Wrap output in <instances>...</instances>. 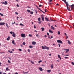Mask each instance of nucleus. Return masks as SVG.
<instances>
[{
  "mask_svg": "<svg viewBox=\"0 0 74 74\" xmlns=\"http://www.w3.org/2000/svg\"><path fill=\"white\" fill-rule=\"evenodd\" d=\"M42 7V5H39V7Z\"/></svg>",
  "mask_w": 74,
  "mask_h": 74,
  "instance_id": "a18cd8bd",
  "label": "nucleus"
},
{
  "mask_svg": "<svg viewBox=\"0 0 74 74\" xmlns=\"http://www.w3.org/2000/svg\"><path fill=\"white\" fill-rule=\"evenodd\" d=\"M45 12H47V9H45Z\"/></svg>",
  "mask_w": 74,
  "mask_h": 74,
  "instance_id": "338daca9",
  "label": "nucleus"
},
{
  "mask_svg": "<svg viewBox=\"0 0 74 74\" xmlns=\"http://www.w3.org/2000/svg\"><path fill=\"white\" fill-rule=\"evenodd\" d=\"M15 74H18V73L16 72V73Z\"/></svg>",
  "mask_w": 74,
  "mask_h": 74,
  "instance_id": "774afa93",
  "label": "nucleus"
},
{
  "mask_svg": "<svg viewBox=\"0 0 74 74\" xmlns=\"http://www.w3.org/2000/svg\"><path fill=\"white\" fill-rule=\"evenodd\" d=\"M45 19L47 21H49V22H51V21L48 20V18L47 17L45 18Z\"/></svg>",
  "mask_w": 74,
  "mask_h": 74,
  "instance_id": "1a4fd4ad",
  "label": "nucleus"
},
{
  "mask_svg": "<svg viewBox=\"0 0 74 74\" xmlns=\"http://www.w3.org/2000/svg\"><path fill=\"white\" fill-rule=\"evenodd\" d=\"M68 10H69V11H71V10H70V9L69 8V6H68V7H67Z\"/></svg>",
  "mask_w": 74,
  "mask_h": 74,
  "instance_id": "b1692460",
  "label": "nucleus"
},
{
  "mask_svg": "<svg viewBox=\"0 0 74 74\" xmlns=\"http://www.w3.org/2000/svg\"><path fill=\"white\" fill-rule=\"evenodd\" d=\"M68 41V43L69 44H71V42H70V41L69 40H67Z\"/></svg>",
  "mask_w": 74,
  "mask_h": 74,
  "instance_id": "ddd939ff",
  "label": "nucleus"
},
{
  "mask_svg": "<svg viewBox=\"0 0 74 74\" xmlns=\"http://www.w3.org/2000/svg\"><path fill=\"white\" fill-rule=\"evenodd\" d=\"M0 53L1 54H2V53H5V52H0Z\"/></svg>",
  "mask_w": 74,
  "mask_h": 74,
  "instance_id": "473e14b6",
  "label": "nucleus"
},
{
  "mask_svg": "<svg viewBox=\"0 0 74 74\" xmlns=\"http://www.w3.org/2000/svg\"><path fill=\"white\" fill-rule=\"evenodd\" d=\"M71 63H72V65H73L74 66V62H71Z\"/></svg>",
  "mask_w": 74,
  "mask_h": 74,
  "instance_id": "ea45409f",
  "label": "nucleus"
},
{
  "mask_svg": "<svg viewBox=\"0 0 74 74\" xmlns=\"http://www.w3.org/2000/svg\"><path fill=\"white\" fill-rule=\"evenodd\" d=\"M66 50L67 51H68V52H69V49H66Z\"/></svg>",
  "mask_w": 74,
  "mask_h": 74,
  "instance_id": "5fc2aeb1",
  "label": "nucleus"
},
{
  "mask_svg": "<svg viewBox=\"0 0 74 74\" xmlns=\"http://www.w3.org/2000/svg\"><path fill=\"white\" fill-rule=\"evenodd\" d=\"M49 1V2H52V0H50Z\"/></svg>",
  "mask_w": 74,
  "mask_h": 74,
  "instance_id": "4d7b16f0",
  "label": "nucleus"
},
{
  "mask_svg": "<svg viewBox=\"0 0 74 74\" xmlns=\"http://www.w3.org/2000/svg\"><path fill=\"white\" fill-rule=\"evenodd\" d=\"M39 36V35H38V34H36V37H38V36Z\"/></svg>",
  "mask_w": 74,
  "mask_h": 74,
  "instance_id": "864d4df0",
  "label": "nucleus"
},
{
  "mask_svg": "<svg viewBox=\"0 0 74 74\" xmlns=\"http://www.w3.org/2000/svg\"><path fill=\"white\" fill-rule=\"evenodd\" d=\"M0 15L1 16H4V15H3V14H2L0 13Z\"/></svg>",
  "mask_w": 74,
  "mask_h": 74,
  "instance_id": "c756f323",
  "label": "nucleus"
},
{
  "mask_svg": "<svg viewBox=\"0 0 74 74\" xmlns=\"http://www.w3.org/2000/svg\"><path fill=\"white\" fill-rule=\"evenodd\" d=\"M20 25H21V26H24V25H23V24L22 23H20Z\"/></svg>",
  "mask_w": 74,
  "mask_h": 74,
  "instance_id": "2f4dec72",
  "label": "nucleus"
},
{
  "mask_svg": "<svg viewBox=\"0 0 74 74\" xmlns=\"http://www.w3.org/2000/svg\"><path fill=\"white\" fill-rule=\"evenodd\" d=\"M8 62L9 63H11V62H10L9 60H8Z\"/></svg>",
  "mask_w": 74,
  "mask_h": 74,
  "instance_id": "c9c22d12",
  "label": "nucleus"
},
{
  "mask_svg": "<svg viewBox=\"0 0 74 74\" xmlns=\"http://www.w3.org/2000/svg\"><path fill=\"white\" fill-rule=\"evenodd\" d=\"M60 31H58V35H60Z\"/></svg>",
  "mask_w": 74,
  "mask_h": 74,
  "instance_id": "5701e85b",
  "label": "nucleus"
},
{
  "mask_svg": "<svg viewBox=\"0 0 74 74\" xmlns=\"http://www.w3.org/2000/svg\"><path fill=\"white\" fill-rule=\"evenodd\" d=\"M49 32L51 33H53V31H52L51 30V29L49 30Z\"/></svg>",
  "mask_w": 74,
  "mask_h": 74,
  "instance_id": "4468645a",
  "label": "nucleus"
},
{
  "mask_svg": "<svg viewBox=\"0 0 74 74\" xmlns=\"http://www.w3.org/2000/svg\"><path fill=\"white\" fill-rule=\"evenodd\" d=\"M58 58H59V59H60V60H61V59L62 58H61V57H60V55L58 54Z\"/></svg>",
  "mask_w": 74,
  "mask_h": 74,
  "instance_id": "9b49d317",
  "label": "nucleus"
},
{
  "mask_svg": "<svg viewBox=\"0 0 74 74\" xmlns=\"http://www.w3.org/2000/svg\"><path fill=\"white\" fill-rule=\"evenodd\" d=\"M41 62H42V61L40 60L38 62L39 63H41Z\"/></svg>",
  "mask_w": 74,
  "mask_h": 74,
  "instance_id": "e433bc0d",
  "label": "nucleus"
},
{
  "mask_svg": "<svg viewBox=\"0 0 74 74\" xmlns=\"http://www.w3.org/2000/svg\"><path fill=\"white\" fill-rule=\"evenodd\" d=\"M16 35H15V33L13 32V34H12V36L13 37H15Z\"/></svg>",
  "mask_w": 74,
  "mask_h": 74,
  "instance_id": "0eeeda50",
  "label": "nucleus"
},
{
  "mask_svg": "<svg viewBox=\"0 0 74 74\" xmlns=\"http://www.w3.org/2000/svg\"><path fill=\"white\" fill-rule=\"evenodd\" d=\"M1 3L2 4H4V2H1Z\"/></svg>",
  "mask_w": 74,
  "mask_h": 74,
  "instance_id": "bf43d9fd",
  "label": "nucleus"
},
{
  "mask_svg": "<svg viewBox=\"0 0 74 74\" xmlns=\"http://www.w3.org/2000/svg\"><path fill=\"white\" fill-rule=\"evenodd\" d=\"M17 6L18 7H19V5L18 4H17Z\"/></svg>",
  "mask_w": 74,
  "mask_h": 74,
  "instance_id": "69168bd1",
  "label": "nucleus"
},
{
  "mask_svg": "<svg viewBox=\"0 0 74 74\" xmlns=\"http://www.w3.org/2000/svg\"><path fill=\"white\" fill-rule=\"evenodd\" d=\"M65 4L66 5L67 7H68V6H69V5L68 4L67 2H66L65 3Z\"/></svg>",
  "mask_w": 74,
  "mask_h": 74,
  "instance_id": "a211bd4d",
  "label": "nucleus"
},
{
  "mask_svg": "<svg viewBox=\"0 0 74 74\" xmlns=\"http://www.w3.org/2000/svg\"><path fill=\"white\" fill-rule=\"evenodd\" d=\"M51 29H52V30H55V28H54V27L53 26H51Z\"/></svg>",
  "mask_w": 74,
  "mask_h": 74,
  "instance_id": "423d86ee",
  "label": "nucleus"
},
{
  "mask_svg": "<svg viewBox=\"0 0 74 74\" xmlns=\"http://www.w3.org/2000/svg\"><path fill=\"white\" fill-rule=\"evenodd\" d=\"M44 37H46V38L47 37V35H45L44 36Z\"/></svg>",
  "mask_w": 74,
  "mask_h": 74,
  "instance_id": "0e129e2a",
  "label": "nucleus"
},
{
  "mask_svg": "<svg viewBox=\"0 0 74 74\" xmlns=\"http://www.w3.org/2000/svg\"><path fill=\"white\" fill-rule=\"evenodd\" d=\"M64 34H65V36H67V34H66V33H64Z\"/></svg>",
  "mask_w": 74,
  "mask_h": 74,
  "instance_id": "13d9d810",
  "label": "nucleus"
},
{
  "mask_svg": "<svg viewBox=\"0 0 74 74\" xmlns=\"http://www.w3.org/2000/svg\"><path fill=\"white\" fill-rule=\"evenodd\" d=\"M51 68L52 69V68H53V64H51Z\"/></svg>",
  "mask_w": 74,
  "mask_h": 74,
  "instance_id": "a878e982",
  "label": "nucleus"
},
{
  "mask_svg": "<svg viewBox=\"0 0 74 74\" xmlns=\"http://www.w3.org/2000/svg\"><path fill=\"white\" fill-rule=\"evenodd\" d=\"M30 14H32H32H33V12L30 11Z\"/></svg>",
  "mask_w": 74,
  "mask_h": 74,
  "instance_id": "4be33fe9",
  "label": "nucleus"
},
{
  "mask_svg": "<svg viewBox=\"0 0 74 74\" xmlns=\"http://www.w3.org/2000/svg\"><path fill=\"white\" fill-rule=\"evenodd\" d=\"M6 26H7V27H8V25H7V23H6Z\"/></svg>",
  "mask_w": 74,
  "mask_h": 74,
  "instance_id": "de8ad7c7",
  "label": "nucleus"
},
{
  "mask_svg": "<svg viewBox=\"0 0 74 74\" xmlns=\"http://www.w3.org/2000/svg\"><path fill=\"white\" fill-rule=\"evenodd\" d=\"M71 8H73V9L74 10V5L73 4H72V5L71 6Z\"/></svg>",
  "mask_w": 74,
  "mask_h": 74,
  "instance_id": "f8f14e48",
  "label": "nucleus"
},
{
  "mask_svg": "<svg viewBox=\"0 0 74 74\" xmlns=\"http://www.w3.org/2000/svg\"><path fill=\"white\" fill-rule=\"evenodd\" d=\"M28 51L29 52H30V50L29 49H28Z\"/></svg>",
  "mask_w": 74,
  "mask_h": 74,
  "instance_id": "c03bdc74",
  "label": "nucleus"
},
{
  "mask_svg": "<svg viewBox=\"0 0 74 74\" xmlns=\"http://www.w3.org/2000/svg\"><path fill=\"white\" fill-rule=\"evenodd\" d=\"M57 42L58 43H61V44H63V42L60 40H57Z\"/></svg>",
  "mask_w": 74,
  "mask_h": 74,
  "instance_id": "7ed1b4c3",
  "label": "nucleus"
},
{
  "mask_svg": "<svg viewBox=\"0 0 74 74\" xmlns=\"http://www.w3.org/2000/svg\"><path fill=\"white\" fill-rule=\"evenodd\" d=\"M29 36L30 37H32V35L30 34L29 35Z\"/></svg>",
  "mask_w": 74,
  "mask_h": 74,
  "instance_id": "cd10ccee",
  "label": "nucleus"
},
{
  "mask_svg": "<svg viewBox=\"0 0 74 74\" xmlns=\"http://www.w3.org/2000/svg\"><path fill=\"white\" fill-rule=\"evenodd\" d=\"M38 20L39 21H41V18L39 17L38 19Z\"/></svg>",
  "mask_w": 74,
  "mask_h": 74,
  "instance_id": "bb28decb",
  "label": "nucleus"
},
{
  "mask_svg": "<svg viewBox=\"0 0 74 74\" xmlns=\"http://www.w3.org/2000/svg\"><path fill=\"white\" fill-rule=\"evenodd\" d=\"M12 23V24H15V22H14V23Z\"/></svg>",
  "mask_w": 74,
  "mask_h": 74,
  "instance_id": "58836bf2",
  "label": "nucleus"
},
{
  "mask_svg": "<svg viewBox=\"0 0 74 74\" xmlns=\"http://www.w3.org/2000/svg\"><path fill=\"white\" fill-rule=\"evenodd\" d=\"M8 68L7 67L6 68V70H8Z\"/></svg>",
  "mask_w": 74,
  "mask_h": 74,
  "instance_id": "680f3d73",
  "label": "nucleus"
},
{
  "mask_svg": "<svg viewBox=\"0 0 74 74\" xmlns=\"http://www.w3.org/2000/svg\"><path fill=\"white\" fill-rule=\"evenodd\" d=\"M29 47L30 48H32L33 47L32 46H29Z\"/></svg>",
  "mask_w": 74,
  "mask_h": 74,
  "instance_id": "7c9ffc66",
  "label": "nucleus"
},
{
  "mask_svg": "<svg viewBox=\"0 0 74 74\" xmlns=\"http://www.w3.org/2000/svg\"><path fill=\"white\" fill-rule=\"evenodd\" d=\"M42 47L43 49H47L48 50L49 49V47H47L45 46H42Z\"/></svg>",
  "mask_w": 74,
  "mask_h": 74,
  "instance_id": "f257e3e1",
  "label": "nucleus"
},
{
  "mask_svg": "<svg viewBox=\"0 0 74 74\" xmlns=\"http://www.w3.org/2000/svg\"><path fill=\"white\" fill-rule=\"evenodd\" d=\"M31 63L32 64H34V63L33 62V61H31Z\"/></svg>",
  "mask_w": 74,
  "mask_h": 74,
  "instance_id": "aec40b11",
  "label": "nucleus"
},
{
  "mask_svg": "<svg viewBox=\"0 0 74 74\" xmlns=\"http://www.w3.org/2000/svg\"><path fill=\"white\" fill-rule=\"evenodd\" d=\"M5 24V23L4 22H1L0 23V25H1V26H3V25H4Z\"/></svg>",
  "mask_w": 74,
  "mask_h": 74,
  "instance_id": "20e7f679",
  "label": "nucleus"
},
{
  "mask_svg": "<svg viewBox=\"0 0 74 74\" xmlns=\"http://www.w3.org/2000/svg\"><path fill=\"white\" fill-rule=\"evenodd\" d=\"M19 50L20 51H22V49H19Z\"/></svg>",
  "mask_w": 74,
  "mask_h": 74,
  "instance_id": "79ce46f5",
  "label": "nucleus"
},
{
  "mask_svg": "<svg viewBox=\"0 0 74 74\" xmlns=\"http://www.w3.org/2000/svg\"><path fill=\"white\" fill-rule=\"evenodd\" d=\"M36 43V42L33 41L32 43V44L35 45Z\"/></svg>",
  "mask_w": 74,
  "mask_h": 74,
  "instance_id": "f3484780",
  "label": "nucleus"
},
{
  "mask_svg": "<svg viewBox=\"0 0 74 74\" xmlns=\"http://www.w3.org/2000/svg\"><path fill=\"white\" fill-rule=\"evenodd\" d=\"M39 70H40V71H42L43 70V69L41 67H39Z\"/></svg>",
  "mask_w": 74,
  "mask_h": 74,
  "instance_id": "6e6552de",
  "label": "nucleus"
},
{
  "mask_svg": "<svg viewBox=\"0 0 74 74\" xmlns=\"http://www.w3.org/2000/svg\"><path fill=\"white\" fill-rule=\"evenodd\" d=\"M21 36L22 37L25 38L26 37V35L24 34H21Z\"/></svg>",
  "mask_w": 74,
  "mask_h": 74,
  "instance_id": "f03ea898",
  "label": "nucleus"
},
{
  "mask_svg": "<svg viewBox=\"0 0 74 74\" xmlns=\"http://www.w3.org/2000/svg\"><path fill=\"white\" fill-rule=\"evenodd\" d=\"M4 3L5 5H7V2L6 1H5Z\"/></svg>",
  "mask_w": 74,
  "mask_h": 74,
  "instance_id": "dca6fc26",
  "label": "nucleus"
},
{
  "mask_svg": "<svg viewBox=\"0 0 74 74\" xmlns=\"http://www.w3.org/2000/svg\"><path fill=\"white\" fill-rule=\"evenodd\" d=\"M47 34L49 36V33H48V32H47Z\"/></svg>",
  "mask_w": 74,
  "mask_h": 74,
  "instance_id": "6e6d98bb",
  "label": "nucleus"
},
{
  "mask_svg": "<svg viewBox=\"0 0 74 74\" xmlns=\"http://www.w3.org/2000/svg\"><path fill=\"white\" fill-rule=\"evenodd\" d=\"M27 11L28 12H29V13H30V10H29L28 9L27 10Z\"/></svg>",
  "mask_w": 74,
  "mask_h": 74,
  "instance_id": "412c9836",
  "label": "nucleus"
},
{
  "mask_svg": "<svg viewBox=\"0 0 74 74\" xmlns=\"http://www.w3.org/2000/svg\"><path fill=\"white\" fill-rule=\"evenodd\" d=\"M34 28H35V29H36V26L35 25H34Z\"/></svg>",
  "mask_w": 74,
  "mask_h": 74,
  "instance_id": "603ef678",
  "label": "nucleus"
},
{
  "mask_svg": "<svg viewBox=\"0 0 74 74\" xmlns=\"http://www.w3.org/2000/svg\"><path fill=\"white\" fill-rule=\"evenodd\" d=\"M10 37L8 36L6 39V40L7 41H9V40H10Z\"/></svg>",
  "mask_w": 74,
  "mask_h": 74,
  "instance_id": "9d476101",
  "label": "nucleus"
},
{
  "mask_svg": "<svg viewBox=\"0 0 74 74\" xmlns=\"http://www.w3.org/2000/svg\"><path fill=\"white\" fill-rule=\"evenodd\" d=\"M37 8L38 9V10H40H40H41V9H40L39 8H38V7H37Z\"/></svg>",
  "mask_w": 74,
  "mask_h": 74,
  "instance_id": "f704fd0d",
  "label": "nucleus"
},
{
  "mask_svg": "<svg viewBox=\"0 0 74 74\" xmlns=\"http://www.w3.org/2000/svg\"><path fill=\"white\" fill-rule=\"evenodd\" d=\"M41 17L42 21H44V16L43 15H41Z\"/></svg>",
  "mask_w": 74,
  "mask_h": 74,
  "instance_id": "39448f33",
  "label": "nucleus"
},
{
  "mask_svg": "<svg viewBox=\"0 0 74 74\" xmlns=\"http://www.w3.org/2000/svg\"><path fill=\"white\" fill-rule=\"evenodd\" d=\"M58 45L59 46V47H60V44H58Z\"/></svg>",
  "mask_w": 74,
  "mask_h": 74,
  "instance_id": "3c124183",
  "label": "nucleus"
},
{
  "mask_svg": "<svg viewBox=\"0 0 74 74\" xmlns=\"http://www.w3.org/2000/svg\"><path fill=\"white\" fill-rule=\"evenodd\" d=\"M10 33L11 34H13V32H12V31L10 32Z\"/></svg>",
  "mask_w": 74,
  "mask_h": 74,
  "instance_id": "4c0bfd02",
  "label": "nucleus"
},
{
  "mask_svg": "<svg viewBox=\"0 0 74 74\" xmlns=\"http://www.w3.org/2000/svg\"><path fill=\"white\" fill-rule=\"evenodd\" d=\"M12 43L13 44H15V42H14V40H13L12 41Z\"/></svg>",
  "mask_w": 74,
  "mask_h": 74,
  "instance_id": "c85d7f7f",
  "label": "nucleus"
},
{
  "mask_svg": "<svg viewBox=\"0 0 74 74\" xmlns=\"http://www.w3.org/2000/svg\"><path fill=\"white\" fill-rule=\"evenodd\" d=\"M42 12H43V13H44V14H45V12H44L43 11H42V10H40Z\"/></svg>",
  "mask_w": 74,
  "mask_h": 74,
  "instance_id": "49530a36",
  "label": "nucleus"
},
{
  "mask_svg": "<svg viewBox=\"0 0 74 74\" xmlns=\"http://www.w3.org/2000/svg\"><path fill=\"white\" fill-rule=\"evenodd\" d=\"M38 23L39 24H41V21H38Z\"/></svg>",
  "mask_w": 74,
  "mask_h": 74,
  "instance_id": "72a5a7b5",
  "label": "nucleus"
},
{
  "mask_svg": "<svg viewBox=\"0 0 74 74\" xmlns=\"http://www.w3.org/2000/svg\"><path fill=\"white\" fill-rule=\"evenodd\" d=\"M8 59H10V60H11V58L10 57H8Z\"/></svg>",
  "mask_w": 74,
  "mask_h": 74,
  "instance_id": "8fccbe9b",
  "label": "nucleus"
},
{
  "mask_svg": "<svg viewBox=\"0 0 74 74\" xmlns=\"http://www.w3.org/2000/svg\"><path fill=\"white\" fill-rule=\"evenodd\" d=\"M47 72H48V73H50V72H51V70H47Z\"/></svg>",
  "mask_w": 74,
  "mask_h": 74,
  "instance_id": "393cba45",
  "label": "nucleus"
},
{
  "mask_svg": "<svg viewBox=\"0 0 74 74\" xmlns=\"http://www.w3.org/2000/svg\"><path fill=\"white\" fill-rule=\"evenodd\" d=\"M48 3L49 4H52V3H50V2H49Z\"/></svg>",
  "mask_w": 74,
  "mask_h": 74,
  "instance_id": "052dcab7",
  "label": "nucleus"
},
{
  "mask_svg": "<svg viewBox=\"0 0 74 74\" xmlns=\"http://www.w3.org/2000/svg\"><path fill=\"white\" fill-rule=\"evenodd\" d=\"M41 29H42V32H43L44 30V27H42Z\"/></svg>",
  "mask_w": 74,
  "mask_h": 74,
  "instance_id": "6ab92c4d",
  "label": "nucleus"
},
{
  "mask_svg": "<svg viewBox=\"0 0 74 74\" xmlns=\"http://www.w3.org/2000/svg\"><path fill=\"white\" fill-rule=\"evenodd\" d=\"M27 8H30V7L29 6H27Z\"/></svg>",
  "mask_w": 74,
  "mask_h": 74,
  "instance_id": "e2e57ef3",
  "label": "nucleus"
},
{
  "mask_svg": "<svg viewBox=\"0 0 74 74\" xmlns=\"http://www.w3.org/2000/svg\"><path fill=\"white\" fill-rule=\"evenodd\" d=\"M15 14L16 15H18V13H17V12H16Z\"/></svg>",
  "mask_w": 74,
  "mask_h": 74,
  "instance_id": "09e8293b",
  "label": "nucleus"
},
{
  "mask_svg": "<svg viewBox=\"0 0 74 74\" xmlns=\"http://www.w3.org/2000/svg\"><path fill=\"white\" fill-rule=\"evenodd\" d=\"M23 73L24 74H28V72H24L23 71Z\"/></svg>",
  "mask_w": 74,
  "mask_h": 74,
  "instance_id": "2eb2a0df",
  "label": "nucleus"
},
{
  "mask_svg": "<svg viewBox=\"0 0 74 74\" xmlns=\"http://www.w3.org/2000/svg\"><path fill=\"white\" fill-rule=\"evenodd\" d=\"M64 58H65V59H67V58H68V57H64Z\"/></svg>",
  "mask_w": 74,
  "mask_h": 74,
  "instance_id": "37998d69",
  "label": "nucleus"
},
{
  "mask_svg": "<svg viewBox=\"0 0 74 74\" xmlns=\"http://www.w3.org/2000/svg\"><path fill=\"white\" fill-rule=\"evenodd\" d=\"M23 44L24 45H25V42H23Z\"/></svg>",
  "mask_w": 74,
  "mask_h": 74,
  "instance_id": "a19ab883",
  "label": "nucleus"
}]
</instances>
